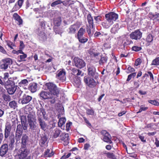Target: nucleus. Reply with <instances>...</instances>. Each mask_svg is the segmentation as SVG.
Listing matches in <instances>:
<instances>
[{"label":"nucleus","instance_id":"nucleus-1","mask_svg":"<svg viewBox=\"0 0 159 159\" xmlns=\"http://www.w3.org/2000/svg\"><path fill=\"white\" fill-rule=\"evenodd\" d=\"M29 153L27 147H20L17 156L18 159H31L30 156H27Z\"/></svg>","mask_w":159,"mask_h":159},{"label":"nucleus","instance_id":"nucleus-2","mask_svg":"<svg viewBox=\"0 0 159 159\" xmlns=\"http://www.w3.org/2000/svg\"><path fill=\"white\" fill-rule=\"evenodd\" d=\"M17 86L16 85L14 82L8 80L6 83L5 88L8 93L10 95L14 94L17 89Z\"/></svg>","mask_w":159,"mask_h":159},{"label":"nucleus","instance_id":"nucleus-3","mask_svg":"<svg viewBox=\"0 0 159 159\" xmlns=\"http://www.w3.org/2000/svg\"><path fill=\"white\" fill-rule=\"evenodd\" d=\"M40 97L44 99H51L50 102L52 104L55 102V98L53 97V94L49 92L42 91L40 93Z\"/></svg>","mask_w":159,"mask_h":159},{"label":"nucleus","instance_id":"nucleus-4","mask_svg":"<svg viewBox=\"0 0 159 159\" xmlns=\"http://www.w3.org/2000/svg\"><path fill=\"white\" fill-rule=\"evenodd\" d=\"M48 89L53 95H57L59 93L60 90L57 86L52 83H47L45 84Z\"/></svg>","mask_w":159,"mask_h":159},{"label":"nucleus","instance_id":"nucleus-5","mask_svg":"<svg viewBox=\"0 0 159 159\" xmlns=\"http://www.w3.org/2000/svg\"><path fill=\"white\" fill-rule=\"evenodd\" d=\"M100 133L103 136L102 139L104 142L109 144L112 143V142L111 140V137L110 134L106 130H103L101 131Z\"/></svg>","mask_w":159,"mask_h":159},{"label":"nucleus","instance_id":"nucleus-6","mask_svg":"<svg viewBox=\"0 0 159 159\" xmlns=\"http://www.w3.org/2000/svg\"><path fill=\"white\" fill-rule=\"evenodd\" d=\"M105 18L107 21H109L113 24L114 21L116 20L118 18V15L113 12H109L105 15Z\"/></svg>","mask_w":159,"mask_h":159},{"label":"nucleus","instance_id":"nucleus-7","mask_svg":"<svg viewBox=\"0 0 159 159\" xmlns=\"http://www.w3.org/2000/svg\"><path fill=\"white\" fill-rule=\"evenodd\" d=\"M12 61L11 59L6 58L2 59L0 63V68L1 69L4 70L7 69L9 65L12 63Z\"/></svg>","mask_w":159,"mask_h":159},{"label":"nucleus","instance_id":"nucleus-8","mask_svg":"<svg viewBox=\"0 0 159 159\" xmlns=\"http://www.w3.org/2000/svg\"><path fill=\"white\" fill-rule=\"evenodd\" d=\"M13 125H13H16V121L15 120L12 121ZM12 126L11 124L9 122H7L5 126V129L4 130V138L5 139H7L9 136H10V134L11 131Z\"/></svg>","mask_w":159,"mask_h":159},{"label":"nucleus","instance_id":"nucleus-9","mask_svg":"<svg viewBox=\"0 0 159 159\" xmlns=\"http://www.w3.org/2000/svg\"><path fill=\"white\" fill-rule=\"evenodd\" d=\"M73 61L75 66L78 68L82 69L86 66V64L84 61L78 57H75Z\"/></svg>","mask_w":159,"mask_h":159},{"label":"nucleus","instance_id":"nucleus-10","mask_svg":"<svg viewBox=\"0 0 159 159\" xmlns=\"http://www.w3.org/2000/svg\"><path fill=\"white\" fill-rule=\"evenodd\" d=\"M84 82L90 88H94L97 84L98 82L95 81L93 78L85 77L84 78Z\"/></svg>","mask_w":159,"mask_h":159},{"label":"nucleus","instance_id":"nucleus-11","mask_svg":"<svg viewBox=\"0 0 159 159\" xmlns=\"http://www.w3.org/2000/svg\"><path fill=\"white\" fill-rule=\"evenodd\" d=\"M142 33L139 30H137L129 34L130 38L132 39H140L142 37Z\"/></svg>","mask_w":159,"mask_h":159},{"label":"nucleus","instance_id":"nucleus-12","mask_svg":"<svg viewBox=\"0 0 159 159\" xmlns=\"http://www.w3.org/2000/svg\"><path fill=\"white\" fill-rule=\"evenodd\" d=\"M88 75L89 76L97 79L98 78V74L96 72L95 67L93 66H90L88 68Z\"/></svg>","mask_w":159,"mask_h":159},{"label":"nucleus","instance_id":"nucleus-13","mask_svg":"<svg viewBox=\"0 0 159 159\" xmlns=\"http://www.w3.org/2000/svg\"><path fill=\"white\" fill-rule=\"evenodd\" d=\"M57 74L56 75V76L58 79L62 81L65 80L66 72L64 69H60L57 71Z\"/></svg>","mask_w":159,"mask_h":159},{"label":"nucleus","instance_id":"nucleus-14","mask_svg":"<svg viewBox=\"0 0 159 159\" xmlns=\"http://www.w3.org/2000/svg\"><path fill=\"white\" fill-rule=\"evenodd\" d=\"M60 139L63 141V144L65 146L68 144L70 141L69 134L68 133H62L60 135Z\"/></svg>","mask_w":159,"mask_h":159},{"label":"nucleus","instance_id":"nucleus-15","mask_svg":"<svg viewBox=\"0 0 159 159\" xmlns=\"http://www.w3.org/2000/svg\"><path fill=\"white\" fill-rule=\"evenodd\" d=\"M32 98L31 96L24 94L22 98L20 99L21 102L22 104L28 103L32 100Z\"/></svg>","mask_w":159,"mask_h":159},{"label":"nucleus","instance_id":"nucleus-16","mask_svg":"<svg viewBox=\"0 0 159 159\" xmlns=\"http://www.w3.org/2000/svg\"><path fill=\"white\" fill-rule=\"evenodd\" d=\"M8 150L7 144H5L1 146L0 149V156L3 157L7 153Z\"/></svg>","mask_w":159,"mask_h":159},{"label":"nucleus","instance_id":"nucleus-17","mask_svg":"<svg viewBox=\"0 0 159 159\" xmlns=\"http://www.w3.org/2000/svg\"><path fill=\"white\" fill-rule=\"evenodd\" d=\"M9 138L7 140V144L10 148L14 147L15 143V136L14 134H11L9 136Z\"/></svg>","mask_w":159,"mask_h":159},{"label":"nucleus","instance_id":"nucleus-18","mask_svg":"<svg viewBox=\"0 0 159 159\" xmlns=\"http://www.w3.org/2000/svg\"><path fill=\"white\" fill-rule=\"evenodd\" d=\"M21 147H26L29 141V137L26 134H23L21 139Z\"/></svg>","mask_w":159,"mask_h":159},{"label":"nucleus","instance_id":"nucleus-19","mask_svg":"<svg viewBox=\"0 0 159 159\" xmlns=\"http://www.w3.org/2000/svg\"><path fill=\"white\" fill-rule=\"evenodd\" d=\"M37 114L38 120L39 118L42 119L43 117L45 118L46 115L45 110L43 108H41L40 110H38Z\"/></svg>","mask_w":159,"mask_h":159},{"label":"nucleus","instance_id":"nucleus-20","mask_svg":"<svg viewBox=\"0 0 159 159\" xmlns=\"http://www.w3.org/2000/svg\"><path fill=\"white\" fill-rule=\"evenodd\" d=\"M41 139L39 140V144L41 147L43 146L48 139V137L44 134L41 135Z\"/></svg>","mask_w":159,"mask_h":159},{"label":"nucleus","instance_id":"nucleus-21","mask_svg":"<svg viewBox=\"0 0 159 159\" xmlns=\"http://www.w3.org/2000/svg\"><path fill=\"white\" fill-rule=\"evenodd\" d=\"M149 76H150V80L152 81H153L154 80L153 75L151 71H148L145 73L142 77V79H145L147 80Z\"/></svg>","mask_w":159,"mask_h":159},{"label":"nucleus","instance_id":"nucleus-22","mask_svg":"<svg viewBox=\"0 0 159 159\" xmlns=\"http://www.w3.org/2000/svg\"><path fill=\"white\" fill-rule=\"evenodd\" d=\"M21 120V125L22 126V129L24 130H27V124L26 123V117L24 116H21L20 118Z\"/></svg>","mask_w":159,"mask_h":159},{"label":"nucleus","instance_id":"nucleus-23","mask_svg":"<svg viewBox=\"0 0 159 159\" xmlns=\"http://www.w3.org/2000/svg\"><path fill=\"white\" fill-rule=\"evenodd\" d=\"M107 60L108 58L107 56L102 55L98 61L99 64L100 65H103L107 63Z\"/></svg>","mask_w":159,"mask_h":159},{"label":"nucleus","instance_id":"nucleus-24","mask_svg":"<svg viewBox=\"0 0 159 159\" xmlns=\"http://www.w3.org/2000/svg\"><path fill=\"white\" fill-rule=\"evenodd\" d=\"M37 84L34 83H31L29 84L28 87V89L32 93H34L37 91Z\"/></svg>","mask_w":159,"mask_h":159},{"label":"nucleus","instance_id":"nucleus-25","mask_svg":"<svg viewBox=\"0 0 159 159\" xmlns=\"http://www.w3.org/2000/svg\"><path fill=\"white\" fill-rule=\"evenodd\" d=\"M13 17L16 21L18 22V24L20 25L22 24L23 20L20 16L17 13H15L13 15Z\"/></svg>","mask_w":159,"mask_h":159},{"label":"nucleus","instance_id":"nucleus-26","mask_svg":"<svg viewBox=\"0 0 159 159\" xmlns=\"http://www.w3.org/2000/svg\"><path fill=\"white\" fill-rule=\"evenodd\" d=\"M94 26H87L86 30L89 37H91L95 31Z\"/></svg>","mask_w":159,"mask_h":159},{"label":"nucleus","instance_id":"nucleus-27","mask_svg":"<svg viewBox=\"0 0 159 159\" xmlns=\"http://www.w3.org/2000/svg\"><path fill=\"white\" fill-rule=\"evenodd\" d=\"M87 20L89 23V25L87 26H94L93 19L90 13L87 15Z\"/></svg>","mask_w":159,"mask_h":159},{"label":"nucleus","instance_id":"nucleus-28","mask_svg":"<svg viewBox=\"0 0 159 159\" xmlns=\"http://www.w3.org/2000/svg\"><path fill=\"white\" fill-rule=\"evenodd\" d=\"M76 25L74 24L71 25L69 28L68 33L70 34H73L75 33L76 30Z\"/></svg>","mask_w":159,"mask_h":159},{"label":"nucleus","instance_id":"nucleus-29","mask_svg":"<svg viewBox=\"0 0 159 159\" xmlns=\"http://www.w3.org/2000/svg\"><path fill=\"white\" fill-rule=\"evenodd\" d=\"M35 115V113H32L31 114H28L27 116L28 122L33 121L36 120Z\"/></svg>","mask_w":159,"mask_h":159},{"label":"nucleus","instance_id":"nucleus-30","mask_svg":"<svg viewBox=\"0 0 159 159\" xmlns=\"http://www.w3.org/2000/svg\"><path fill=\"white\" fill-rule=\"evenodd\" d=\"M28 123L30 126V129H31V130L34 131L36 130L37 127L36 125V120L29 122H28Z\"/></svg>","mask_w":159,"mask_h":159},{"label":"nucleus","instance_id":"nucleus-31","mask_svg":"<svg viewBox=\"0 0 159 159\" xmlns=\"http://www.w3.org/2000/svg\"><path fill=\"white\" fill-rule=\"evenodd\" d=\"M39 39L41 41H44L47 40V35L43 32L41 31L39 33Z\"/></svg>","mask_w":159,"mask_h":159},{"label":"nucleus","instance_id":"nucleus-32","mask_svg":"<svg viewBox=\"0 0 159 159\" xmlns=\"http://www.w3.org/2000/svg\"><path fill=\"white\" fill-rule=\"evenodd\" d=\"M38 121L41 128L43 130L45 129L46 128V124L45 121L42 119H41V118H39Z\"/></svg>","mask_w":159,"mask_h":159},{"label":"nucleus","instance_id":"nucleus-33","mask_svg":"<svg viewBox=\"0 0 159 159\" xmlns=\"http://www.w3.org/2000/svg\"><path fill=\"white\" fill-rule=\"evenodd\" d=\"M66 119L65 117L61 118L59 120L58 125L59 127H61L64 125L66 122Z\"/></svg>","mask_w":159,"mask_h":159},{"label":"nucleus","instance_id":"nucleus-34","mask_svg":"<svg viewBox=\"0 0 159 159\" xmlns=\"http://www.w3.org/2000/svg\"><path fill=\"white\" fill-rule=\"evenodd\" d=\"M17 104L16 101L14 100L10 102L9 103V106L13 109H15L17 107Z\"/></svg>","mask_w":159,"mask_h":159},{"label":"nucleus","instance_id":"nucleus-35","mask_svg":"<svg viewBox=\"0 0 159 159\" xmlns=\"http://www.w3.org/2000/svg\"><path fill=\"white\" fill-rule=\"evenodd\" d=\"M113 24L109 22V21H107V20L102 23V25L105 28H108L112 25Z\"/></svg>","mask_w":159,"mask_h":159},{"label":"nucleus","instance_id":"nucleus-36","mask_svg":"<svg viewBox=\"0 0 159 159\" xmlns=\"http://www.w3.org/2000/svg\"><path fill=\"white\" fill-rule=\"evenodd\" d=\"M61 20L60 17L57 18L54 21V24L55 26L59 27L61 25Z\"/></svg>","mask_w":159,"mask_h":159},{"label":"nucleus","instance_id":"nucleus-37","mask_svg":"<svg viewBox=\"0 0 159 159\" xmlns=\"http://www.w3.org/2000/svg\"><path fill=\"white\" fill-rule=\"evenodd\" d=\"M85 31V29L81 27L77 33V38L83 36Z\"/></svg>","mask_w":159,"mask_h":159},{"label":"nucleus","instance_id":"nucleus-38","mask_svg":"<svg viewBox=\"0 0 159 159\" xmlns=\"http://www.w3.org/2000/svg\"><path fill=\"white\" fill-rule=\"evenodd\" d=\"M50 150L49 149H47L46 151L44 152V157H52L54 154L53 152H52L51 153H49Z\"/></svg>","mask_w":159,"mask_h":159},{"label":"nucleus","instance_id":"nucleus-39","mask_svg":"<svg viewBox=\"0 0 159 159\" xmlns=\"http://www.w3.org/2000/svg\"><path fill=\"white\" fill-rule=\"evenodd\" d=\"M118 30V25L116 24L113 25V27L111 30V32L112 33L115 34L117 32Z\"/></svg>","mask_w":159,"mask_h":159},{"label":"nucleus","instance_id":"nucleus-40","mask_svg":"<svg viewBox=\"0 0 159 159\" xmlns=\"http://www.w3.org/2000/svg\"><path fill=\"white\" fill-rule=\"evenodd\" d=\"M2 97L6 102H9L11 100V96L7 94L3 93L2 94Z\"/></svg>","mask_w":159,"mask_h":159},{"label":"nucleus","instance_id":"nucleus-41","mask_svg":"<svg viewBox=\"0 0 159 159\" xmlns=\"http://www.w3.org/2000/svg\"><path fill=\"white\" fill-rule=\"evenodd\" d=\"M23 135V133L16 132L15 137L16 142L20 141Z\"/></svg>","mask_w":159,"mask_h":159},{"label":"nucleus","instance_id":"nucleus-42","mask_svg":"<svg viewBox=\"0 0 159 159\" xmlns=\"http://www.w3.org/2000/svg\"><path fill=\"white\" fill-rule=\"evenodd\" d=\"M61 131L58 129H56L54 130V132L53 133V134L52 136V138L55 139L57 138L59 136V135L61 133Z\"/></svg>","mask_w":159,"mask_h":159},{"label":"nucleus","instance_id":"nucleus-43","mask_svg":"<svg viewBox=\"0 0 159 159\" xmlns=\"http://www.w3.org/2000/svg\"><path fill=\"white\" fill-rule=\"evenodd\" d=\"M5 41L8 46L11 49H13V47L16 46L15 44L10 40H6Z\"/></svg>","mask_w":159,"mask_h":159},{"label":"nucleus","instance_id":"nucleus-44","mask_svg":"<svg viewBox=\"0 0 159 159\" xmlns=\"http://www.w3.org/2000/svg\"><path fill=\"white\" fill-rule=\"evenodd\" d=\"M19 123V122H17V126L16 127V132L17 133H23V130L22 128V125L20 124H18V123Z\"/></svg>","mask_w":159,"mask_h":159},{"label":"nucleus","instance_id":"nucleus-45","mask_svg":"<svg viewBox=\"0 0 159 159\" xmlns=\"http://www.w3.org/2000/svg\"><path fill=\"white\" fill-rule=\"evenodd\" d=\"M107 158L111 159H116L114 153L112 152H108L106 153Z\"/></svg>","mask_w":159,"mask_h":159},{"label":"nucleus","instance_id":"nucleus-46","mask_svg":"<svg viewBox=\"0 0 159 159\" xmlns=\"http://www.w3.org/2000/svg\"><path fill=\"white\" fill-rule=\"evenodd\" d=\"M53 30L56 34H60L61 35L62 33L60 28H58L57 27H56L54 26L53 27Z\"/></svg>","mask_w":159,"mask_h":159},{"label":"nucleus","instance_id":"nucleus-47","mask_svg":"<svg viewBox=\"0 0 159 159\" xmlns=\"http://www.w3.org/2000/svg\"><path fill=\"white\" fill-rule=\"evenodd\" d=\"M78 39L79 41L81 43H84L86 42L88 40V38L84 37L83 36L78 38Z\"/></svg>","mask_w":159,"mask_h":159},{"label":"nucleus","instance_id":"nucleus-48","mask_svg":"<svg viewBox=\"0 0 159 159\" xmlns=\"http://www.w3.org/2000/svg\"><path fill=\"white\" fill-rule=\"evenodd\" d=\"M148 102L150 103L154 106H158L159 105V102L156 100H149Z\"/></svg>","mask_w":159,"mask_h":159},{"label":"nucleus","instance_id":"nucleus-49","mask_svg":"<svg viewBox=\"0 0 159 159\" xmlns=\"http://www.w3.org/2000/svg\"><path fill=\"white\" fill-rule=\"evenodd\" d=\"M153 39V37L151 34H149L147 37L146 41L148 43L152 42Z\"/></svg>","mask_w":159,"mask_h":159},{"label":"nucleus","instance_id":"nucleus-50","mask_svg":"<svg viewBox=\"0 0 159 159\" xmlns=\"http://www.w3.org/2000/svg\"><path fill=\"white\" fill-rule=\"evenodd\" d=\"M152 65H159V57H157L153 60L152 63Z\"/></svg>","mask_w":159,"mask_h":159},{"label":"nucleus","instance_id":"nucleus-51","mask_svg":"<svg viewBox=\"0 0 159 159\" xmlns=\"http://www.w3.org/2000/svg\"><path fill=\"white\" fill-rule=\"evenodd\" d=\"M142 49V48L140 46H134L132 47L131 49L132 51L137 52L140 51Z\"/></svg>","mask_w":159,"mask_h":159},{"label":"nucleus","instance_id":"nucleus-52","mask_svg":"<svg viewBox=\"0 0 159 159\" xmlns=\"http://www.w3.org/2000/svg\"><path fill=\"white\" fill-rule=\"evenodd\" d=\"M62 3V1L61 0H57L53 2L51 4L52 7H55L56 6Z\"/></svg>","mask_w":159,"mask_h":159},{"label":"nucleus","instance_id":"nucleus-53","mask_svg":"<svg viewBox=\"0 0 159 159\" xmlns=\"http://www.w3.org/2000/svg\"><path fill=\"white\" fill-rule=\"evenodd\" d=\"M135 71V70L134 68L130 66H128L126 72L127 73L129 74L134 72Z\"/></svg>","mask_w":159,"mask_h":159},{"label":"nucleus","instance_id":"nucleus-54","mask_svg":"<svg viewBox=\"0 0 159 159\" xmlns=\"http://www.w3.org/2000/svg\"><path fill=\"white\" fill-rule=\"evenodd\" d=\"M136 75V73L134 72L129 74L128 76L126 81H129L131 79L132 77L134 78Z\"/></svg>","mask_w":159,"mask_h":159},{"label":"nucleus","instance_id":"nucleus-55","mask_svg":"<svg viewBox=\"0 0 159 159\" xmlns=\"http://www.w3.org/2000/svg\"><path fill=\"white\" fill-rule=\"evenodd\" d=\"M148 108L147 107H144L143 105H141L140 108L139 109L138 111L137 112V113L138 114L141 112L143 111H145L147 110L148 109Z\"/></svg>","mask_w":159,"mask_h":159},{"label":"nucleus","instance_id":"nucleus-56","mask_svg":"<svg viewBox=\"0 0 159 159\" xmlns=\"http://www.w3.org/2000/svg\"><path fill=\"white\" fill-rule=\"evenodd\" d=\"M26 111V112H28V114H31L32 113H35L33 111V110L32 108L30 107L29 106H27L25 107Z\"/></svg>","mask_w":159,"mask_h":159},{"label":"nucleus","instance_id":"nucleus-57","mask_svg":"<svg viewBox=\"0 0 159 159\" xmlns=\"http://www.w3.org/2000/svg\"><path fill=\"white\" fill-rule=\"evenodd\" d=\"M94 111L92 109H87L86 110V113L88 115H93L94 114Z\"/></svg>","mask_w":159,"mask_h":159},{"label":"nucleus","instance_id":"nucleus-58","mask_svg":"<svg viewBox=\"0 0 159 159\" xmlns=\"http://www.w3.org/2000/svg\"><path fill=\"white\" fill-rule=\"evenodd\" d=\"M24 0H18L16 3L15 6L18 5L19 8H20L22 6Z\"/></svg>","mask_w":159,"mask_h":159},{"label":"nucleus","instance_id":"nucleus-59","mask_svg":"<svg viewBox=\"0 0 159 159\" xmlns=\"http://www.w3.org/2000/svg\"><path fill=\"white\" fill-rule=\"evenodd\" d=\"M134 85L136 89H138L140 85V81L138 80L134 81Z\"/></svg>","mask_w":159,"mask_h":159},{"label":"nucleus","instance_id":"nucleus-60","mask_svg":"<svg viewBox=\"0 0 159 159\" xmlns=\"http://www.w3.org/2000/svg\"><path fill=\"white\" fill-rule=\"evenodd\" d=\"M0 52L3 54H7V51L3 47L0 45Z\"/></svg>","mask_w":159,"mask_h":159},{"label":"nucleus","instance_id":"nucleus-61","mask_svg":"<svg viewBox=\"0 0 159 159\" xmlns=\"http://www.w3.org/2000/svg\"><path fill=\"white\" fill-rule=\"evenodd\" d=\"M23 55H20L19 56L20 57V61H25V59L26 58L27 55L26 54L22 53Z\"/></svg>","mask_w":159,"mask_h":159},{"label":"nucleus","instance_id":"nucleus-62","mask_svg":"<svg viewBox=\"0 0 159 159\" xmlns=\"http://www.w3.org/2000/svg\"><path fill=\"white\" fill-rule=\"evenodd\" d=\"M133 43V42L130 39H126L125 42L124 43V44L126 45H129Z\"/></svg>","mask_w":159,"mask_h":159},{"label":"nucleus","instance_id":"nucleus-63","mask_svg":"<svg viewBox=\"0 0 159 159\" xmlns=\"http://www.w3.org/2000/svg\"><path fill=\"white\" fill-rule=\"evenodd\" d=\"M72 125V122H69L66 123V130L67 131H69L70 129V126Z\"/></svg>","mask_w":159,"mask_h":159},{"label":"nucleus","instance_id":"nucleus-64","mask_svg":"<svg viewBox=\"0 0 159 159\" xmlns=\"http://www.w3.org/2000/svg\"><path fill=\"white\" fill-rule=\"evenodd\" d=\"M28 81L26 79H24L21 80L20 82L19 83V84L20 86L21 85H25L28 83Z\"/></svg>","mask_w":159,"mask_h":159}]
</instances>
